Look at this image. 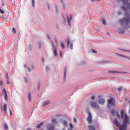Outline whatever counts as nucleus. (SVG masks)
Wrapping results in <instances>:
<instances>
[{
	"label": "nucleus",
	"instance_id": "obj_1",
	"mask_svg": "<svg viewBox=\"0 0 130 130\" xmlns=\"http://www.w3.org/2000/svg\"><path fill=\"white\" fill-rule=\"evenodd\" d=\"M121 117L122 119H123V125H120L118 121H117V119H115L114 120V122L117 126L119 127L120 130H126V127L127 126L126 124H129V119H128V117L126 114H124L123 110L121 111L120 112Z\"/></svg>",
	"mask_w": 130,
	"mask_h": 130
},
{
	"label": "nucleus",
	"instance_id": "obj_2",
	"mask_svg": "<svg viewBox=\"0 0 130 130\" xmlns=\"http://www.w3.org/2000/svg\"><path fill=\"white\" fill-rule=\"evenodd\" d=\"M126 18H124L120 20V23H124L126 25L130 23V18L129 14L128 13H126L125 14Z\"/></svg>",
	"mask_w": 130,
	"mask_h": 130
},
{
	"label": "nucleus",
	"instance_id": "obj_3",
	"mask_svg": "<svg viewBox=\"0 0 130 130\" xmlns=\"http://www.w3.org/2000/svg\"><path fill=\"white\" fill-rule=\"evenodd\" d=\"M110 105L112 106H115V99L111 98L108 101V108H109Z\"/></svg>",
	"mask_w": 130,
	"mask_h": 130
},
{
	"label": "nucleus",
	"instance_id": "obj_4",
	"mask_svg": "<svg viewBox=\"0 0 130 130\" xmlns=\"http://www.w3.org/2000/svg\"><path fill=\"white\" fill-rule=\"evenodd\" d=\"M124 6L127 7V9H129L130 10V4L128 3V0H121Z\"/></svg>",
	"mask_w": 130,
	"mask_h": 130
},
{
	"label": "nucleus",
	"instance_id": "obj_5",
	"mask_svg": "<svg viewBox=\"0 0 130 130\" xmlns=\"http://www.w3.org/2000/svg\"><path fill=\"white\" fill-rule=\"evenodd\" d=\"M90 105L92 107V108H99L98 104L94 102H91L90 103Z\"/></svg>",
	"mask_w": 130,
	"mask_h": 130
},
{
	"label": "nucleus",
	"instance_id": "obj_6",
	"mask_svg": "<svg viewBox=\"0 0 130 130\" xmlns=\"http://www.w3.org/2000/svg\"><path fill=\"white\" fill-rule=\"evenodd\" d=\"M87 119L88 123L91 124V123H92V115L91 114L90 112H88V116H87Z\"/></svg>",
	"mask_w": 130,
	"mask_h": 130
},
{
	"label": "nucleus",
	"instance_id": "obj_7",
	"mask_svg": "<svg viewBox=\"0 0 130 130\" xmlns=\"http://www.w3.org/2000/svg\"><path fill=\"white\" fill-rule=\"evenodd\" d=\"M67 20L69 26H71V22H72V20H73V17L70 15L69 17H67Z\"/></svg>",
	"mask_w": 130,
	"mask_h": 130
},
{
	"label": "nucleus",
	"instance_id": "obj_8",
	"mask_svg": "<svg viewBox=\"0 0 130 130\" xmlns=\"http://www.w3.org/2000/svg\"><path fill=\"white\" fill-rule=\"evenodd\" d=\"M52 47L54 49L53 52L54 53V55H55V56H57V53L56 52V51H57L56 47H55L54 46V44H53V42H52Z\"/></svg>",
	"mask_w": 130,
	"mask_h": 130
},
{
	"label": "nucleus",
	"instance_id": "obj_9",
	"mask_svg": "<svg viewBox=\"0 0 130 130\" xmlns=\"http://www.w3.org/2000/svg\"><path fill=\"white\" fill-rule=\"evenodd\" d=\"M98 103L99 104H101V105H103L105 103V100L103 99H101L99 100Z\"/></svg>",
	"mask_w": 130,
	"mask_h": 130
},
{
	"label": "nucleus",
	"instance_id": "obj_10",
	"mask_svg": "<svg viewBox=\"0 0 130 130\" xmlns=\"http://www.w3.org/2000/svg\"><path fill=\"white\" fill-rule=\"evenodd\" d=\"M48 130H54V126L51 125V124H49L48 125Z\"/></svg>",
	"mask_w": 130,
	"mask_h": 130
},
{
	"label": "nucleus",
	"instance_id": "obj_11",
	"mask_svg": "<svg viewBox=\"0 0 130 130\" xmlns=\"http://www.w3.org/2000/svg\"><path fill=\"white\" fill-rule=\"evenodd\" d=\"M117 55H118L119 56H121V57H124L125 58H128V59L130 60V57H127L126 56L121 55V54H117Z\"/></svg>",
	"mask_w": 130,
	"mask_h": 130
},
{
	"label": "nucleus",
	"instance_id": "obj_12",
	"mask_svg": "<svg viewBox=\"0 0 130 130\" xmlns=\"http://www.w3.org/2000/svg\"><path fill=\"white\" fill-rule=\"evenodd\" d=\"M88 129L89 130H95V127H94L92 125H89L88 126Z\"/></svg>",
	"mask_w": 130,
	"mask_h": 130
},
{
	"label": "nucleus",
	"instance_id": "obj_13",
	"mask_svg": "<svg viewBox=\"0 0 130 130\" xmlns=\"http://www.w3.org/2000/svg\"><path fill=\"white\" fill-rule=\"evenodd\" d=\"M49 101H46L43 104V106H46V105H48L49 104Z\"/></svg>",
	"mask_w": 130,
	"mask_h": 130
},
{
	"label": "nucleus",
	"instance_id": "obj_14",
	"mask_svg": "<svg viewBox=\"0 0 130 130\" xmlns=\"http://www.w3.org/2000/svg\"><path fill=\"white\" fill-rule=\"evenodd\" d=\"M6 84H7V85H10V81H9V76H7V78H6Z\"/></svg>",
	"mask_w": 130,
	"mask_h": 130
},
{
	"label": "nucleus",
	"instance_id": "obj_15",
	"mask_svg": "<svg viewBox=\"0 0 130 130\" xmlns=\"http://www.w3.org/2000/svg\"><path fill=\"white\" fill-rule=\"evenodd\" d=\"M42 125H43V122H42V123H40L39 125H38L37 126V128H40V127H41V126H42Z\"/></svg>",
	"mask_w": 130,
	"mask_h": 130
},
{
	"label": "nucleus",
	"instance_id": "obj_16",
	"mask_svg": "<svg viewBox=\"0 0 130 130\" xmlns=\"http://www.w3.org/2000/svg\"><path fill=\"white\" fill-rule=\"evenodd\" d=\"M62 124L64 125V126H68V122L67 121H63Z\"/></svg>",
	"mask_w": 130,
	"mask_h": 130
},
{
	"label": "nucleus",
	"instance_id": "obj_17",
	"mask_svg": "<svg viewBox=\"0 0 130 130\" xmlns=\"http://www.w3.org/2000/svg\"><path fill=\"white\" fill-rule=\"evenodd\" d=\"M102 22L103 25L106 24V21H105V19L104 18H102Z\"/></svg>",
	"mask_w": 130,
	"mask_h": 130
},
{
	"label": "nucleus",
	"instance_id": "obj_18",
	"mask_svg": "<svg viewBox=\"0 0 130 130\" xmlns=\"http://www.w3.org/2000/svg\"><path fill=\"white\" fill-rule=\"evenodd\" d=\"M51 121L53 123H55V122H56V118H52L51 119Z\"/></svg>",
	"mask_w": 130,
	"mask_h": 130
},
{
	"label": "nucleus",
	"instance_id": "obj_19",
	"mask_svg": "<svg viewBox=\"0 0 130 130\" xmlns=\"http://www.w3.org/2000/svg\"><path fill=\"white\" fill-rule=\"evenodd\" d=\"M4 111L5 112H7V105L6 104L4 105Z\"/></svg>",
	"mask_w": 130,
	"mask_h": 130
},
{
	"label": "nucleus",
	"instance_id": "obj_20",
	"mask_svg": "<svg viewBox=\"0 0 130 130\" xmlns=\"http://www.w3.org/2000/svg\"><path fill=\"white\" fill-rule=\"evenodd\" d=\"M12 32L13 33H14V34H16V33H17V31L16 30L15 27L12 28Z\"/></svg>",
	"mask_w": 130,
	"mask_h": 130
},
{
	"label": "nucleus",
	"instance_id": "obj_21",
	"mask_svg": "<svg viewBox=\"0 0 130 130\" xmlns=\"http://www.w3.org/2000/svg\"><path fill=\"white\" fill-rule=\"evenodd\" d=\"M4 127H5V129H6V130H7L9 128L8 125L6 123H4Z\"/></svg>",
	"mask_w": 130,
	"mask_h": 130
},
{
	"label": "nucleus",
	"instance_id": "obj_22",
	"mask_svg": "<svg viewBox=\"0 0 130 130\" xmlns=\"http://www.w3.org/2000/svg\"><path fill=\"white\" fill-rule=\"evenodd\" d=\"M32 6L34 7L35 5V0H31Z\"/></svg>",
	"mask_w": 130,
	"mask_h": 130
},
{
	"label": "nucleus",
	"instance_id": "obj_23",
	"mask_svg": "<svg viewBox=\"0 0 130 130\" xmlns=\"http://www.w3.org/2000/svg\"><path fill=\"white\" fill-rule=\"evenodd\" d=\"M61 46L63 49H64V44L63 42L61 43Z\"/></svg>",
	"mask_w": 130,
	"mask_h": 130
},
{
	"label": "nucleus",
	"instance_id": "obj_24",
	"mask_svg": "<svg viewBox=\"0 0 130 130\" xmlns=\"http://www.w3.org/2000/svg\"><path fill=\"white\" fill-rule=\"evenodd\" d=\"M28 99H29V101L30 102L31 101V93H28Z\"/></svg>",
	"mask_w": 130,
	"mask_h": 130
},
{
	"label": "nucleus",
	"instance_id": "obj_25",
	"mask_svg": "<svg viewBox=\"0 0 130 130\" xmlns=\"http://www.w3.org/2000/svg\"><path fill=\"white\" fill-rule=\"evenodd\" d=\"M119 33H124V30H123V29H120L119 30Z\"/></svg>",
	"mask_w": 130,
	"mask_h": 130
},
{
	"label": "nucleus",
	"instance_id": "obj_26",
	"mask_svg": "<svg viewBox=\"0 0 130 130\" xmlns=\"http://www.w3.org/2000/svg\"><path fill=\"white\" fill-rule=\"evenodd\" d=\"M111 114H112V115H114V114H115L114 110L112 109V110H111Z\"/></svg>",
	"mask_w": 130,
	"mask_h": 130
},
{
	"label": "nucleus",
	"instance_id": "obj_27",
	"mask_svg": "<svg viewBox=\"0 0 130 130\" xmlns=\"http://www.w3.org/2000/svg\"><path fill=\"white\" fill-rule=\"evenodd\" d=\"M69 45H70V40H67V46L69 47Z\"/></svg>",
	"mask_w": 130,
	"mask_h": 130
},
{
	"label": "nucleus",
	"instance_id": "obj_28",
	"mask_svg": "<svg viewBox=\"0 0 130 130\" xmlns=\"http://www.w3.org/2000/svg\"><path fill=\"white\" fill-rule=\"evenodd\" d=\"M122 51H125V52H130V50H124V49H122Z\"/></svg>",
	"mask_w": 130,
	"mask_h": 130
},
{
	"label": "nucleus",
	"instance_id": "obj_29",
	"mask_svg": "<svg viewBox=\"0 0 130 130\" xmlns=\"http://www.w3.org/2000/svg\"><path fill=\"white\" fill-rule=\"evenodd\" d=\"M0 13H1V14H4L5 13V11L0 8Z\"/></svg>",
	"mask_w": 130,
	"mask_h": 130
},
{
	"label": "nucleus",
	"instance_id": "obj_30",
	"mask_svg": "<svg viewBox=\"0 0 130 130\" xmlns=\"http://www.w3.org/2000/svg\"><path fill=\"white\" fill-rule=\"evenodd\" d=\"M91 50H92V52L93 53H97V52L96 51V50H94L93 49H92Z\"/></svg>",
	"mask_w": 130,
	"mask_h": 130
},
{
	"label": "nucleus",
	"instance_id": "obj_31",
	"mask_svg": "<svg viewBox=\"0 0 130 130\" xmlns=\"http://www.w3.org/2000/svg\"><path fill=\"white\" fill-rule=\"evenodd\" d=\"M111 73L120 74V72H118L117 71H111Z\"/></svg>",
	"mask_w": 130,
	"mask_h": 130
},
{
	"label": "nucleus",
	"instance_id": "obj_32",
	"mask_svg": "<svg viewBox=\"0 0 130 130\" xmlns=\"http://www.w3.org/2000/svg\"><path fill=\"white\" fill-rule=\"evenodd\" d=\"M121 9H122V10H123V11H126V9L125 8H124V6H122V7H121Z\"/></svg>",
	"mask_w": 130,
	"mask_h": 130
},
{
	"label": "nucleus",
	"instance_id": "obj_33",
	"mask_svg": "<svg viewBox=\"0 0 130 130\" xmlns=\"http://www.w3.org/2000/svg\"><path fill=\"white\" fill-rule=\"evenodd\" d=\"M73 46H74V45H73V44H71L70 45V49L73 50Z\"/></svg>",
	"mask_w": 130,
	"mask_h": 130
},
{
	"label": "nucleus",
	"instance_id": "obj_34",
	"mask_svg": "<svg viewBox=\"0 0 130 130\" xmlns=\"http://www.w3.org/2000/svg\"><path fill=\"white\" fill-rule=\"evenodd\" d=\"M121 90H122V87H118V91H121Z\"/></svg>",
	"mask_w": 130,
	"mask_h": 130
},
{
	"label": "nucleus",
	"instance_id": "obj_35",
	"mask_svg": "<svg viewBox=\"0 0 130 130\" xmlns=\"http://www.w3.org/2000/svg\"><path fill=\"white\" fill-rule=\"evenodd\" d=\"M9 112H10V115H13V113L12 112V110H9Z\"/></svg>",
	"mask_w": 130,
	"mask_h": 130
},
{
	"label": "nucleus",
	"instance_id": "obj_36",
	"mask_svg": "<svg viewBox=\"0 0 130 130\" xmlns=\"http://www.w3.org/2000/svg\"><path fill=\"white\" fill-rule=\"evenodd\" d=\"M66 74H67V69H65L64 71V76L66 77Z\"/></svg>",
	"mask_w": 130,
	"mask_h": 130
},
{
	"label": "nucleus",
	"instance_id": "obj_37",
	"mask_svg": "<svg viewBox=\"0 0 130 130\" xmlns=\"http://www.w3.org/2000/svg\"><path fill=\"white\" fill-rule=\"evenodd\" d=\"M3 91L4 92V94L6 95L7 94V91L6 90V89H4Z\"/></svg>",
	"mask_w": 130,
	"mask_h": 130
},
{
	"label": "nucleus",
	"instance_id": "obj_38",
	"mask_svg": "<svg viewBox=\"0 0 130 130\" xmlns=\"http://www.w3.org/2000/svg\"><path fill=\"white\" fill-rule=\"evenodd\" d=\"M5 99H8V94L6 93V94H5Z\"/></svg>",
	"mask_w": 130,
	"mask_h": 130
},
{
	"label": "nucleus",
	"instance_id": "obj_39",
	"mask_svg": "<svg viewBox=\"0 0 130 130\" xmlns=\"http://www.w3.org/2000/svg\"><path fill=\"white\" fill-rule=\"evenodd\" d=\"M91 99L92 100H94V99H95V96L93 95L92 96H91Z\"/></svg>",
	"mask_w": 130,
	"mask_h": 130
},
{
	"label": "nucleus",
	"instance_id": "obj_40",
	"mask_svg": "<svg viewBox=\"0 0 130 130\" xmlns=\"http://www.w3.org/2000/svg\"><path fill=\"white\" fill-rule=\"evenodd\" d=\"M39 48H41V43H39Z\"/></svg>",
	"mask_w": 130,
	"mask_h": 130
},
{
	"label": "nucleus",
	"instance_id": "obj_41",
	"mask_svg": "<svg viewBox=\"0 0 130 130\" xmlns=\"http://www.w3.org/2000/svg\"><path fill=\"white\" fill-rule=\"evenodd\" d=\"M60 57H62V53H61V52H60Z\"/></svg>",
	"mask_w": 130,
	"mask_h": 130
},
{
	"label": "nucleus",
	"instance_id": "obj_42",
	"mask_svg": "<svg viewBox=\"0 0 130 130\" xmlns=\"http://www.w3.org/2000/svg\"><path fill=\"white\" fill-rule=\"evenodd\" d=\"M0 86H3V81H0Z\"/></svg>",
	"mask_w": 130,
	"mask_h": 130
},
{
	"label": "nucleus",
	"instance_id": "obj_43",
	"mask_svg": "<svg viewBox=\"0 0 130 130\" xmlns=\"http://www.w3.org/2000/svg\"><path fill=\"white\" fill-rule=\"evenodd\" d=\"M47 37H48V38L49 39H50V36H49V35H47Z\"/></svg>",
	"mask_w": 130,
	"mask_h": 130
},
{
	"label": "nucleus",
	"instance_id": "obj_44",
	"mask_svg": "<svg viewBox=\"0 0 130 130\" xmlns=\"http://www.w3.org/2000/svg\"><path fill=\"white\" fill-rule=\"evenodd\" d=\"M116 115H117V116H118V117H120V115L118 114V113H116Z\"/></svg>",
	"mask_w": 130,
	"mask_h": 130
},
{
	"label": "nucleus",
	"instance_id": "obj_45",
	"mask_svg": "<svg viewBox=\"0 0 130 130\" xmlns=\"http://www.w3.org/2000/svg\"><path fill=\"white\" fill-rule=\"evenodd\" d=\"M24 81H25V83H27V78H24Z\"/></svg>",
	"mask_w": 130,
	"mask_h": 130
},
{
	"label": "nucleus",
	"instance_id": "obj_46",
	"mask_svg": "<svg viewBox=\"0 0 130 130\" xmlns=\"http://www.w3.org/2000/svg\"><path fill=\"white\" fill-rule=\"evenodd\" d=\"M74 122H77V119H76V118H74Z\"/></svg>",
	"mask_w": 130,
	"mask_h": 130
},
{
	"label": "nucleus",
	"instance_id": "obj_47",
	"mask_svg": "<svg viewBox=\"0 0 130 130\" xmlns=\"http://www.w3.org/2000/svg\"><path fill=\"white\" fill-rule=\"evenodd\" d=\"M28 72H31V69H30V68H28Z\"/></svg>",
	"mask_w": 130,
	"mask_h": 130
},
{
	"label": "nucleus",
	"instance_id": "obj_48",
	"mask_svg": "<svg viewBox=\"0 0 130 130\" xmlns=\"http://www.w3.org/2000/svg\"><path fill=\"white\" fill-rule=\"evenodd\" d=\"M56 117H59L60 116V115H56Z\"/></svg>",
	"mask_w": 130,
	"mask_h": 130
},
{
	"label": "nucleus",
	"instance_id": "obj_49",
	"mask_svg": "<svg viewBox=\"0 0 130 130\" xmlns=\"http://www.w3.org/2000/svg\"><path fill=\"white\" fill-rule=\"evenodd\" d=\"M55 42H56V44L57 45V40H56Z\"/></svg>",
	"mask_w": 130,
	"mask_h": 130
},
{
	"label": "nucleus",
	"instance_id": "obj_50",
	"mask_svg": "<svg viewBox=\"0 0 130 130\" xmlns=\"http://www.w3.org/2000/svg\"><path fill=\"white\" fill-rule=\"evenodd\" d=\"M26 130H31V128H27L26 129Z\"/></svg>",
	"mask_w": 130,
	"mask_h": 130
},
{
	"label": "nucleus",
	"instance_id": "obj_51",
	"mask_svg": "<svg viewBox=\"0 0 130 130\" xmlns=\"http://www.w3.org/2000/svg\"><path fill=\"white\" fill-rule=\"evenodd\" d=\"M42 62H44V58H42Z\"/></svg>",
	"mask_w": 130,
	"mask_h": 130
},
{
	"label": "nucleus",
	"instance_id": "obj_52",
	"mask_svg": "<svg viewBox=\"0 0 130 130\" xmlns=\"http://www.w3.org/2000/svg\"><path fill=\"white\" fill-rule=\"evenodd\" d=\"M48 8L49 10V5L48 4Z\"/></svg>",
	"mask_w": 130,
	"mask_h": 130
},
{
	"label": "nucleus",
	"instance_id": "obj_53",
	"mask_svg": "<svg viewBox=\"0 0 130 130\" xmlns=\"http://www.w3.org/2000/svg\"><path fill=\"white\" fill-rule=\"evenodd\" d=\"M24 68H27V66L26 64H24Z\"/></svg>",
	"mask_w": 130,
	"mask_h": 130
},
{
	"label": "nucleus",
	"instance_id": "obj_54",
	"mask_svg": "<svg viewBox=\"0 0 130 130\" xmlns=\"http://www.w3.org/2000/svg\"><path fill=\"white\" fill-rule=\"evenodd\" d=\"M56 11L57 12V8L56 7Z\"/></svg>",
	"mask_w": 130,
	"mask_h": 130
},
{
	"label": "nucleus",
	"instance_id": "obj_55",
	"mask_svg": "<svg viewBox=\"0 0 130 130\" xmlns=\"http://www.w3.org/2000/svg\"><path fill=\"white\" fill-rule=\"evenodd\" d=\"M63 18L64 21H66V18H64V17H63Z\"/></svg>",
	"mask_w": 130,
	"mask_h": 130
},
{
	"label": "nucleus",
	"instance_id": "obj_56",
	"mask_svg": "<svg viewBox=\"0 0 130 130\" xmlns=\"http://www.w3.org/2000/svg\"><path fill=\"white\" fill-rule=\"evenodd\" d=\"M98 2H100L101 0H96Z\"/></svg>",
	"mask_w": 130,
	"mask_h": 130
},
{
	"label": "nucleus",
	"instance_id": "obj_57",
	"mask_svg": "<svg viewBox=\"0 0 130 130\" xmlns=\"http://www.w3.org/2000/svg\"><path fill=\"white\" fill-rule=\"evenodd\" d=\"M39 88H40V86H38V88L39 89Z\"/></svg>",
	"mask_w": 130,
	"mask_h": 130
},
{
	"label": "nucleus",
	"instance_id": "obj_58",
	"mask_svg": "<svg viewBox=\"0 0 130 130\" xmlns=\"http://www.w3.org/2000/svg\"><path fill=\"white\" fill-rule=\"evenodd\" d=\"M62 130H66V128H63Z\"/></svg>",
	"mask_w": 130,
	"mask_h": 130
},
{
	"label": "nucleus",
	"instance_id": "obj_59",
	"mask_svg": "<svg viewBox=\"0 0 130 130\" xmlns=\"http://www.w3.org/2000/svg\"><path fill=\"white\" fill-rule=\"evenodd\" d=\"M31 68H32V69H34V68H33V66H32Z\"/></svg>",
	"mask_w": 130,
	"mask_h": 130
},
{
	"label": "nucleus",
	"instance_id": "obj_60",
	"mask_svg": "<svg viewBox=\"0 0 130 130\" xmlns=\"http://www.w3.org/2000/svg\"><path fill=\"white\" fill-rule=\"evenodd\" d=\"M92 2H94V0H91Z\"/></svg>",
	"mask_w": 130,
	"mask_h": 130
},
{
	"label": "nucleus",
	"instance_id": "obj_61",
	"mask_svg": "<svg viewBox=\"0 0 130 130\" xmlns=\"http://www.w3.org/2000/svg\"><path fill=\"white\" fill-rule=\"evenodd\" d=\"M128 28H129V26H128Z\"/></svg>",
	"mask_w": 130,
	"mask_h": 130
},
{
	"label": "nucleus",
	"instance_id": "obj_62",
	"mask_svg": "<svg viewBox=\"0 0 130 130\" xmlns=\"http://www.w3.org/2000/svg\"><path fill=\"white\" fill-rule=\"evenodd\" d=\"M129 104H130V101L129 102Z\"/></svg>",
	"mask_w": 130,
	"mask_h": 130
}]
</instances>
